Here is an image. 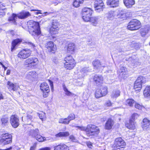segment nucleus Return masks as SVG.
<instances>
[{
    "label": "nucleus",
    "mask_w": 150,
    "mask_h": 150,
    "mask_svg": "<svg viewBox=\"0 0 150 150\" xmlns=\"http://www.w3.org/2000/svg\"><path fill=\"white\" fill-rule=\"evenodd\" d=\"M120 18L122 19L123 20L126 19H127V17L126 16V14L124 13L122 15Z\"/></svg>",
    "instance_id": "nucleus-60"
},
{
    "label": "nucleus",
    "mask_w": 150,
    "mask_h": 150,
    "mask_svg": "<svg viewBox=\"0 0 150 150\" xmlns=\"http://www.w3.org/2000/svg\"><path fill=\"white\" fill-rule=\"evenodd\" d=\"M103 6H104V5L96 6V5H94V6L96 11L97 12H100L103 11Z\"/></svg>",
    "instance_id": "nucleus-38"
},
{
    "label": "nucleus",
    "mask_w": 150,
    "mask_h": 150,
    "mask_svg": "<svg viewBox=\"0 0 150 150\" xmlns=\"http://www.w3.org/2000/svg\"><path fill=\"white\" fill-rule=\"evenodd\" d=\"M58 23L56 21H53L52 22V26L50 28V32L52 35L57 33L59 30Z\"/></svg>",
    "instance_id": "nucleus-9"
},
{
    "label": "nucleus",
    "mask_w": 150,
    "mask_h": 150,
    "mask_svg": "<svg viewBox=\"0 0 150 150\" xmlns=\"http://www.w3.org/2000/svg\"><path fill=\"white\" fill-rule=\"evenodd\" d=\"M45 140V139L44 137H42L40 135H38V142H42Z\"/></svg>",
    "instance_id": "nucleus-55"
},
{
    "label": "nucleus",
    "mask_w": 150,
    "mask_h": 150,
    "mask_svg": "<svg viewBox=\"0 0 150 150\" xmlns=\"http://www.w3.org/2000/svg\"><path fill=\"white\" fill-rule=\"evenodd\" d=\"M4 6L0 2V12L3 11V10L5 9L4 7Z\"/></svg>",
    "instance_id": "nucleus-59"
},
{
    "label": "nucleus",
    "mask_w": 150,
    "mask_h": 150,
    "mask_svg": "<svg viewBox=\"0 0 150 150\" xmlns=\"http://www.w3.org/2000/svg\"><path fill=\"white\" fill-rule=\"evenodd\" d=\"M127 72L120 73L119 74V78L121 79V80L126 79L128 77Z\"/></svg>",
    "instance_id": "nucleus-42"
},
{
    "label": "nucleus",
    "mask_w": 150,
    "mask_h": 150,
    "mask_svg": "<svg viewBox=\"0 0 150 150\" xmlns=\"http://www.w3.org/2000/svg\"><path fill=\"white\" fill-rule=\"evenodd\" d=\"M98 16H94L91 17L90 21L91 22L93 25L96 26L98 23L99 19Z\"/></svg>",
    "instance_id": "nucleus-29"
},
{
    "label": "nucleus",
    "mask_w": 150,
    "mask_h": 150,
    "mask_svg": "<svg viewBox=\"0 0 150 150\" xmlns=\"http://www.w3.org/2000/svg\"><path fill=\"white\" fill-rule=\"evenodd\" d=\"M38 59L36 58H30L26 59L25 62V64H29L33 66L36 64Z\"/></svg>",
    "instance_id": "nucleus-14"
},
{
    "label": "nucleus",
    "mask_w": 150,
    "mask_h": 150,
    "mask_svg": "<svg viewBox=\"0 0 150 150\" xmlns=\"http://www.w3.org/2000/svg\"><path fill=\"white\" fill-rule=\"evenodd\" d=\"M94 5L97 6L104 5V3L102 0H97L94 3Z\"/></svg>",
    "instance_id": "nucleus-48"
},
{
    "label": "nucleus",
    "mask_w": 150,
    "mask_h": 150,
    "mask_svg": "<svg viewBox=\"0 0 150 150\" xmlns=\"http://www.w3.org/2000/svg\"><path fill=\"white\" fill-rule=\"evenodd\" d=\"M100 130L99 127L91 124L87 126L86 135L90 137L96 136L99 133Z\"/></svg>",
    "instance_id": "nucleus-1"
},
{
    "label": "nucleus",
    "mask_w": 150,
    "mask_h": 150,
    "mask_svg": "<svg viewBox=\"0 0 150 150\" xmlns=\"http://www.w3.org/2000/svg\"><path fill=\"white\" fill-rule=\"evenodd\" d=\"M32 118V117L30 115H28L26 117H22V119L23 121L26 122L31 120Z\"/></svg>",
    "instance_id": "nucleus-39"
},
{
    "label": "nucleus",
    "mask_w": 150,
    "mask_h": 150,
    "mask_svg": "<svg viewBox=\"0 0 150 150\" xmlns=\"http://www.w3.org/2000/svg\"><path fill=\"white\" fill-rule=\"evenodd\" d=\"M139 116V115L137 113H134L132 115L131 118L130 119H132V120L134 121L137 120Z\"/></svg>",
    "instance_id": "nucleus-49"
},
{
    "label": "nucleus",
    "mask_w": 150,
    "mask_h": 150,
    "mask_svg": "<svg viewBox=\"0 0 150 150\" xmlns=\"http://www.w3.org/2000/svg\"><path fill=\"white\" fill-rule=\"evenodd\" d=\"M115 12L113 11L109 12L107 14V18L109 20H113L115 16Z\"/></svg>",
    "instance_id": "nucleus-26"
},
{
    "label": "nucleus",
    "mask_w": 150,
    "mask_h": 150,
    "mask_svg": "<svg viewBox=\"0 0 150 150\" xmlns=\"http://www.w3.org/2000/svg\"><path fill=\"white\" fill-rule=\"evenodd\" d=\"M63 88L65 92V94L66 95L68 96H70L72 95V93L68 90L65 86H63Z\"/></svg>",
    "instance_id": "nucleus-50"
},
{
    "label": "nucleus",
    "mask_w": 150,
    "mask_h": 150,
    "mask_svg": "<svg viewBox=\"0 0 150 150\" xmlns=\"http://www.w3.org/2000/svg\"><path fill=\"white\" fill-rule=\"evenodd\" d=\"M69 139L72 142H75L77 140L76 139L75 137L73 135H71L69 137Z\"/></svg>",
    "instance_id": "nucleus-56"
},
{
    "label": "nucleus",
    "mask_w": 150,
    "mask_h": 150,
    "mask_svg": "<svg viewBox=\"0 0 150 150\" xmlns=\"http://www.w3.org/2000/svg\"><path fill=\"white\" fill-rule=\"evenodd\" d=\"M118 71L120 74L127 72L126 68L123 67H120Z\"/></svg>",
    "instance_id": "nucleus-51"
},
{
    "label": "nucleus",
    "mask_w": 150,
    "mask_h": 150,
    "mask_svg": "<svg viewBox=\"0 0 150 150\" xmlns=\"http://www.w3.org/2000/svg\"><path fill=\"white\" fill-rule=\"evenodd\" d=\"M125 126L128 129L133 130L136 127L134 121L131 119H130L129 123L126 124Z\"/></svg>",
    "instance_id": "nucleus-22"
},
{
    "label": "nucleus",
    "mask_w": 150,
    "mask_h": 150,
    "mask_svg": "<svg viewBox=\"0 0 150 150\" xmlns=\"http://www.w3.org/2000/svg\"><path fill=\"white\" fill-rule=\"evenodd\" d=\"M67 119L66 118L59 119V120L58 122L59 123L68 125V122H67Z\"/></svg>",
    "instance_id": "nucleus-47"
},
{
    "label": "nucleus",
    "mask_w": 150,
    "mask_h": 150,
    "mask_svg": "<svg viewBox=\"0 0 150 150\" xmlns=\"http://www.w3.org/2000/svg\"><path fill=\"white\" fill-rule=\"evenodd\" d=\"M83 2V0H75L73 3V6L75 7H78L80 4H82Z\"/></svg>",
    "instance_id": "nucleus-30"
},
{
    "label": "nucleus",
    "mask_w": 150,
    "mask_h": 150,
    "mask_svg": "<svg viewBox=\"0 0 150 150\" xmlns=\"http://www.w3.org/2000/svg\"><path fill=\"white\" fill-rule=\"evenodd\" d=\"M86 144L88 147L89 148L91 149L92 148L93 146H92V144L90 142H88L86 143Z\"/></svg>",
    "instance_id": "nucleus-58"
},
{
    "label": "nucleus",
    "mask_w": 150,
    "mask_h": 150,
    "mask_svg": "<svg viewBox=\"0 0 150 150\" xmlns=\"http://www.w3.org/2000/svg\"><path fill=\"white\" fill-rule=\"evenodd\" d=\"M2 139H12V136L8 133H5L2 135Z\"/></svg>",
    "instance_id": "nucleus-45"
},
{
    "label": "nucleus",
    "mask_w": 150,
    "mask_h": 150,
    "mask_svg": "<svg viewBox=\"0 0 150 150\" xmlns=\"http://www.w3.org/2000/svg\"><path fill=\"white\" fill-rule=\"evenodd\" d=\"M135 107L137 109L141 110L144 108V107L138 103H136L135 105Z\"/></svg>",
    "instance_id": "nucleus-52"
},
{
    "label": "nucleus",
    "mask_w": 150,
    "mask_h": 150,
    "mask_svg": "<svg viewBox=\"0 0 150 150\" xmlns=\"http://www.w3.org/2000/svg\"><path fill=\"white\" fill-rule=\"evenodd\" d=\"M10 122L12 126L14 128L17 127L19 125V120L17 116L12 115L10 117Z\"/></svg>",
    "instance_id": "nucleus-10"
},
{
    "label": "nucleus",
    "mask_w": 150,
    "mask_h": 150,
    "mask_svg": "<svg viewBox=\"0 0 150 150\" xmlns=\"http://www.w3.org/2000/svg\"><path fill=\"white\" fill-rule=\"evenodd\" d=\"M41 32L40 30L39 24V23L38 22V38L40 40L42 41L43 40H45V39H44L45 38V37L44 36L42 35H40L41 34Z\"/></svg>",
    "instance_id": "nucleus-37"
},
{
    "label": "nucleus",
    "mask_w": 150,
    "mask_h": 150,
    "mask_svg": "<svg viewBox=\"0 0 150 150\" xmlns=\"http://www.w3.org/2000/svg\"><path fill=\"white\" fill-rule=\"evenodd\" d=\"M38 114H39V116L41 120L42 121L45 119L46 116L45 113L42 112H40L39 113H38Z\"/></svg>",
    "instance_id": "nucleus-43"
},
{
    "label": "nucleus",
    "mask_w": 150,
    "mask_h": 150,
    "mask_svg": "<svg viewBox=\"0 0 150 150\" xmlns=\"http://www.w3.org/2000/svg\"><path fill=\"white\" fill-rule=\"evenodd\" d=\"M21 40L19 39H16L14 40L12 42L11 50L13 51L14 50L15 47L18 43L21 42Z\"/></svg>",
    "instance_id": "nucleus-25"
},
{
    "label": "nucleus",
    "mask_w": 150,
    "mask_h": 150,
    "mask_svg": "<svg viewBox=\"0 0 150 150\" xmlns=\"http://www.w3.org/2000/svg\"><path fill=\"white\" fill-rule=\"evenodd\" d=\"M12 139H1L0 140V142L1 144L3 145H5L9 144L12 142Z\"/></svg>",
    "instance_id": "nucleus-32"
},
{
    "label": "nucleus",
    "mask_w": 150,
    "mask_h": 150,
    "mask_svg": "<svg viewBox=\"0 0 150 150\" xmlns=\"http://www.w3.org/2000/svg\"><path fill=\"white\" fill-rule=\"evenodd\" d=\"M134 102L135 101L133 99H128L126 100V103L127 105H128L130 106H132Z\"/></svg>",
    "instance_id": "nucleus-41"
},
{
    "label": "nucleus",
    "mask_w": 150,
    "mask_h": 150,
    "mask_svg": "<svg viewBox=\"0 0 150 150\" xmlns=\"http://www.w3.org/2000/svg\"><path fill=\"white\" fill-rule=\"evenodd\" d=\"M63 150H69V148L68 146L64 144V145H63Z\"/></svg>",
    "instance_id": "nucleus-63"
},
{
    "label": "nucleus",
    "mask_w": 150,
    "mask_h": 150,
    "mask_svg": "<svg viewBox=\"0 0 150 150\" xmlns=\"http://www.w3.org/2000/svg\"><path fill=\"white\" fill-rule=\"evenodd\" d=\"M101 91L103 96H105L107 93V88L106 86H102L99 89Z\"/></svg>",
    "instance_id": "nucleus-33"
},
{
    "label": "nucleus",
    "mask_w": 150,
    "mask_h": 150,
    "mask_svg": "<svg viewBox=\"0 0 150 150\" xmlns=\"http://www.w3.org/2000/svg\"><path fill=\"white\" fill-rule=\"evenodd\" d=\"M143 95L145 98H150V86L146 87L143 91Z\"/></svg>",
    "instance_id": "nucleus-19"
},
{
    "label": "nucleus",
    "mask_w": 150,
    "mask_h": 150,
    "mask_svg": "<svg viewBox=\"0 0 150 150\" xmlns=\"http://www.w3.org/2000/svg\"><path fill=\"white\" fill-rule=\"evenodd\" d=\"M93 64L95 69H98L104 67V66H102L100 61L98 60L94 61Z\"/></svg>",
    "instance_id": "nucleus-24"
},
{
    "label": "nucleus",
    "mask_w": 150,
    "mask_h": 150,
    "mask_svg": "<svg viewBox=\"0 0 150 150\" xmlns=\"http://www.w3.org/2000/svg\"><path fill=\"white\" fill-rule=\"evenodd\" d=\"M120 92L118 90H114L112 92L111 97L112 98H117L120 95Z\"/></svg>",
    "instance_id": "nucleus-27"
},
{
    "label": "nucleus",
    "mask_w": 150,
    "mask_h": 150,
    "mask_svg": "<svg viewBox=\"0 0 150 150\" xmlns=\"http://www.w3.org/2000/svg\"><path fill=\"white\" fill-rule=\"evenodd\" d=\"M8 88L10 91H15L17 90L18 86L14 85L10 81H8L7 83Z\"/></svg>",
    "instance_id": "nucleus-16"
},
{
    "label": "nucleus",
    "mask_w": 150,
    "mask_h": 150,
    "mask_svg": "<svg viewBox=\"0 0 150 150\" xmlns=\"http://www.w3.org/2000/svg\"><path fill=\"white\" fill-rule=\"evenodd\" d=\"M68 132H60L55 135L56 137H67L69 135Z\"/></svg>",
    "instance_id": "nucleus-35"
},
{
    "label": "nucleus",
    "mask_w": 150,
    "mask_h": 150,
    "mask_svg": "<svg viewBox=\"0 0 150 150\" xmlns=\"http://www.w3.org/2000/svg\"><path fill=\"white\" fill-rule=\"evenodd\" d=\"M146 82V79L143 76H140L138 77L134 84V88L135 91H140L142 89V84Z\"/></svg>",
    "instance_id": "nucleus-5"
},
{
    "label": "nucleus",
    "mask_w": 150,
    "mask_h": 150,
    "mask_svg": "<svg viewBox=\"0 0 150 150\" xmlns=\"http://www.w3.org/2000/svg\"><path fill=\"white\" fill-rule=\"evenodd\" d=\"M30 16V14L29 12L25 11H22L17 14L18 18L21 19H25Z\"/></svg>",
    "instance_id": "nucleus-15"
},
{
    "label": "nucleus",
    "mask_w": 150,
    "mask_h": 150,
    "mask_svg": "<svg viewBox=\"0 0 150 150\" xmlns=\"http://www.w3.org/2000/svg\"><path fill=\"white\" fill-rule=\"evenodd\" d=\"M40 88L43 92V97L44 98L47 97L50 92L49 86L47 83L46 82L42 83L40 85Z\"/></svg>",
    "instance_id": "nucleus-7"
},
{
    "label": "nucleus",
    "mask_w": 150,
    "mask_h": 150,
    "mask_svg": "<svg viewBox=\"0 0 150 150\" xmlns=\"http://www.w3.org/2000/svg\"><path fill=\"white\" fill-rule=\"evenodd\" d=\"M111 105V103L110 100L107 101L105 103V105L107 106H110Z\"/></svg>",
    "instance_id": "nucleus-61"
},
{
    "label": "nucleus",
    "mask_w": 150,
    "mask_h": 150,
    "mask_svg": "<svg viewBox=\"0 0 150 150\" xmlns=\"http://www.w3.org/2000/svg\"><path fill=\"white\" fill-rule=\"evenodd\" d=\"M37 129H36L35 130H33L31 131V133L32 134V135L33 136L37 138L36 136L38 135L37 132Z\"/></svg>",
    "instance_id": "nucleus-54"
},
{
    "label": "nucleus",
    "mask_w": 150,
    "mask_h": 150,
    "mask_svg": "<svg viewBox=\"0 0 150 150\" xmlns=\"http://www.w3.org/2000/svg\"><path fill=\"white\" fill-rule=\"evenodd\" d=\"M114 125V122L111 118L108 119L106 122L105 126V128L107 129H111Z\"/></svg>",
    "instance_id": "nucleus-17"
},
{
    "label": "nucleus",
    "mask_w": 150,
    "mask_h": 150,
    "mask_svg": "<svg viewBox=\"0 0 150 150\" xmlns=\"http://www.w3.org/2000/svg\"><path fill=\"white\" fill-rule=\"evenodd\" d=\"M75 47V45L72 43L69 44L68 46L67 51L69 53H72L74 52Z\"/></svg>",
    "instance_id": "nucleus-28"
},
{
    "label": "nucleus",
    "mask_w": 150,
    "mask_h": 150,
    "mask_svg": "<svg viewBox=\"0 0 150 150\" xmlns=\"http://www.w3.org/2000/svg\"><path fill=\"white\" fill-rule=\"evenodd\" d=\"M102 93L101 91L99 89H97L95 93V97L97 98H98L103 96Z\"/></svg>",
    "instance_id": "nucleus-34"
},
{
    "label": "nucleus",
    "mask_w": 150,
    "mask_h": 150,
    "mask_svg": "<svg viewBox=\"0 0 150 150\" xmlns=\"http://www.w3.org/2000/svg\"><path fill=\"white\" fill-rule=\"evenodd\" d=\"M106 3L108 5L114 8L118 6L119 4V0H107Z\"/></svg>",
    "instance_id": "nucleus-13"
},
{
    "label": "nucleus",
    "mask_w": 150,
    "mask_h": 150,
    "mask_svg": "<svg viewBox=\"0 0 150 150\" xmlns=\"http://www.w3.org/2000/svg\"><path fill=\"white\" fill-rule=\"evenodd\" d=\"M17 14L13 13L12 16L8 19L9 21H12L14 24L16 23V20L17 19Z\"/></svg>",
    "instance_id": "nucleus-31"
},
{
    "label": "nucleus",
    "mask_w": 150,
    "mask_h": 150,
    "mask_svg": "<svg viewBox=\"0 0 150 150\" xmlns=\"http://www.w3.org/2000/svg\"><path fill=\"white\" fill-rule=\"evenodd\" d=\"M125 145V143L121 137H119L115 139L113 146L114 148L119 150H123V148Z\"/></svg>",
    "instance_id": "nucleus-6"
},
{
    "label": "nucleus",
    "mask_w": 150,
    "mask_h": 150,
    "mask_svg": "<svg viewBox=\"0 0 150 150\" xmlns=\"http://www.w3.org/2000/svg\"><path fill=\"white\" fill-rule=\"evenodd\" d=\"M148 28H142L140 30V33L142 36H144L148 33Z\"/></svg>",
    "instance_id": "nucleus-40"
},
{
    "label": "nucleus",
    "mask_w": 150,
    "mask_h": 150,
    "mask_svg": "<svg viewBox=\"0 0 150 150\" xmlns=\"http://www.w3.org/2000/svg\"><path fill=\"white\" fill-rule=\"evenodd\" d=\"M51 148L49 147H45L40 149L39 150H50Z\"/></svg>",
    "instance_id": "nucleus-64"
},
{
    "label": "nucleus",
    "mask_w": 150,
    "mask_h": 150,
    "mask_svg": "<svg viewBox=\"0 0 150 150\" xmlns=\"http://www.w3.org/2000/svg\"><path fill=\"white\" fill-rule=\"evenodd\" d=\"M45 47L47 49L48 52H53L56 50V46L54 45L53 42L49 41L45 45Z\"/></svg>",
    "instance_id": "nucleus-12"
},
{
    "label": "nucleus",
    "mask_w": 150,
    "mask_h": 150,
    "mask_svg": "<svg viewBox=\"0 0 150 150\" xmlns=\"http://www.w3.org/2000/svg\"><path fill=\"white\" fill-rule=\"evenodd\" d=\"M93 80L98 85L102 83L103 78L102 76L96 75L93 78Z\"/></svg>",
    "instance_id": "nucleus-21"
},
{
    "label": "nucleus",
    "mask_w": 150,
    "mask_h": 150,
    "mask_svg": "<svg viewBox=\"0 0 150 150\" xmlns=\"http://www.w3.org/2000/svg\"><path fill=\"white\" fill-rule=\"evenodd\" d=\"M37 143H35L32 146L30 147V150H35L36 148Z\"/></svg>",
    "instance_id": "nucleus-62"
},
{
    "label": "nucleus",
    "mask_w": 150,
    "mask_h": 150,
    "mask_svg": "<svg viewBox=\"0 0 150 150\" xmlns=\"http://www.w3.org/2000/svg\"><path fill=\"white\" fill-rule=\"evenodd\" d=\"M28 27L30 29V33L35 38L38 36V23L32 20L27 23Z\"/></svg>",
    "instance_id": "nucleus-2"
},
{
    "label": "nucleus",
    "mask_w": 150,
    "mask_h": 150,
    "mask_svg": "<svg viewBox=\"0 0 150 150\" xmlns=\"http://www.w3.org/2000/svg\"><path fill=\"white\" fill-rule=\"evenodd\" d=\"M31 51L29 50L24 49L20 51L18 54V57L21 59H25L30 56Z\"/></svg>",
    "instance_id": "nucleus-8"
},
{
    "label": "nucleus",
    "mask_w": 150,
    "mask_h": 150,
    "mask_svg": "<svg viewBox=\"0 0 150 150\" xmlns=\"http://www.w3.org/2000/svg\"><path fill=\"white\" fill-rule=\"evenodd\" d=\"M141 27V23L140 22L137 20L134 19L131 20L128 24L127 28L131 30H134L139 29Z\"/></svg>",
    "instance_id": "nucleus-4"
},
{
    "label": "nucleus",
    "mask_w": 150,
    "mask_h": 150,
    "mask_svg": "<svg viewBox=\"0 0 150 150\" xmlns=\"http://www.w3.org/2000/svg\"><path fill=\"white\" fill-rule=\"evenodd\" d=\"M67 119V121L68 122V124L69 123L70 121L74 119L75 118V116L74 113L70 114L67 118H66Z\"/></svg>",
    "instance_id": "nucleus-36"
},
{
    "label": "nucleus",
    "mask_w": 150,
    "mask_h": 150,
    "mask_svg": "<svg viewBox=\"0 0 150 150\" xmlns=\"http://www.w3.org/2000/svg\"><path fill=\"white\" fill-rule=\"evenodd\" d=\"M142 127L144 130H148L150 129V121L146 118H144L142 123Z\"/></svg>",
    "instance_id": "nucleus-11"
},
{
    "label": "nucleus",
    "mask_w": 150,
    "mask_h": 150,
    "mask_svg": "<svg viewBox=\"0 0 150 150\" xmlns=\"http://www.w3.org/2000/svg\"><path fill=\"white\" fill-rule=\"evenodd\" d=\"M72 127H76L78 129H79L82 131H85L86 132H87V127H85L83 126H74V125H72Z\"/></svg>",
    "instance_id": "nucleus-46"
},
{
    "label": "nucleus",
    "mask_w": 150,
    "mask_h": 150,
    "mask_svg": "<svg viewBox=\"0 0 150 150\" xmlns=\"http://www.w3.org/2000/svg\"><path fill=\"white\" fill-rule=\"evenodd\" d=\"M48 81L50 83V85L51 88V90L53 92L54 90L53 82L50 80H48Z\"/></svg>",
    "instance_id": "nucleus-57"
},
{
    "label": "nucleus",
    "mask_w": 150,
    "mask_h": 150,
    "mask_svg": "<svg viewBox=\"0 0 150 150\" xmlns=\"http://www.w3.org/2000/svg\"><path fill=\"white\" fill-rule=\"evenodd\" d=\"M93 12V11L91 9L87 7H84L82 9V16L92 15Z\"/></svg>",
    "instance_id": "nucleus-18"
},
{
    "label": "nucleus",
    "mask_w": 150,
    "mask_h": 150,
    "mask_svg": "<svg viewBox=\"0 0 150 150\" xmlns=\"http://www.w3.org/2000/svg\"><path fill=\"white\" fill-rule=\"evenodd\" d=\"M64 67L67 69L70 70L73 69L76 65L75 60L71 55H68L65 58Z\"/></svg>",
    "instance_id": "nucleus-3"
},
{
    "label": "nucleus",
    "mask_w": 150,
    "mask_h": 150,
    "mask_svg": "<svg viewBox=\"0 0 150 150\" xmlns=\"http://www.w3.org/2000/svg\"><path fill=\"white\" fill-rule=\"evenodd\" d=\"M2 124L5 125L8 123V119L6 117L3 118L1 119Z\"/></svg>",
    "instance_id": "nucleus-53"
},
{
    "label": "nucleus",
    "mask_w": 150,
    "mask_h": 150,
    "mask_svg": "<svg viewBox=\"0 0 150 150\" xmlns=\"http://www.w3.org/2000/svg\"><path fill=\"white\" fill-rule=\"evenodd\" d=\"M37 76V73L34 71H31L26 74V78L28 79L32 80L35 78Z\"/></svg>",
    "instance_id": "nucleus-20"
},
{
    "label": "nucleus",
    "mask_w": 150,
    "mask_h": 150,
    "mask_svg": "<svg viewBox=\"0 0 150 150\" xmlns=\"http://www.w3.org/2000/svg\"><path fill=\"white\" fill-rule=\"evenodd\" d=\"M123 2L127 8H130L135 4L134 0H123Z\"/></svg>",
    "instance_id": "nucleus-23"
},
{
    "label": "nucleus",
    "mask_w": 150,
    "mask_h": 150,
    "mask_svg": "<svg viewBox=\"0 0 150 150\" xmlns=\"http://www.w3.org/2000/svg\"><path fill=\"white\" fill-rule=\"evenodd\" d=\"M91 15H82V18L83 20L86 22L90 21Z\"/></svg>",
    "instance_id": "nucleus-44"
}]
</instances>
